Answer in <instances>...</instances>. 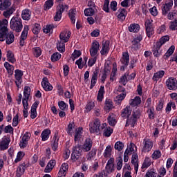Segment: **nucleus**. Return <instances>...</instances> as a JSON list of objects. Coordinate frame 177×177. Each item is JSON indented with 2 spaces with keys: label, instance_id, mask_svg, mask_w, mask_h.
<instances>
[{
  "label": "nucleus",
  "instance_id": "f257e3e1",
  "mask_svg": "<svg viewBox=\"0 0 177 177\" xmlns=\"http://www.w3.org/2000/svg\"><path fill=\"white\" fill-rule=\"evenodd\" d=\"M107 127L106 123L101 124L100 120L95 119L94 122L89 124V131L91 133H100L104 129V135L106 138L111 136L113 133V129L110 127Z\"/></svg>",
  "mask_w": 177,
  "mask_h": 177
},
{
  "label": "nucleus",
  "instance_id": "f03ea898",
  "mask_svg": "<svg viewBox=\"0 0 177 177\" xmlns=\"http://www.w3.org/2000/svg\"><path fill=\"white\" fill-rule=\"evenodd\" d=\"M8 24L9 22L7 19L0 21V41H5L8 45L13 44L15 41V35L13 32H9L8 30Z\"/></svg>",
  "mask_w": 177,
  "mask_h": 177
},
{
  "label": "nucleus",
  "instance_id": "7ed1b4c3",
  "mask_svg": "<svg viewBox=\"0 0 177 177\" xmlns=\"http://www.w3.org/2000/svg\"><path fill=\"white\" fill-rule=\"evenodd\" d=\"M10 28L16 32H20L23 30V23L21 19L19 17H12L10 22Z\"/></svg>",
  "mask_w": 177,
  "mask_h": 177
},
{
  "label": "nucleus",
  "instance_id": "20e7f679",
  "mask_svg": "<svg viewBox=\"0 0 177 177\" xmlns=\"http://www.w3.org/2000/svg\"><path fill=\"white\" fill-rule=\"evenodd\" d=\"M132 117V119H128L127 120L126 127H129V125H131L132 128L135 127L136 121L140 118V111L139 109H136L133 111Z\"/></svg>",
  "mask_w": 177,
  "mask_h": 177
},
{
  "label": "nucleus",
  "instance_id": "39448f33",
  "mask_svg": "<svg viewBox=\"0 0 177 177\" xmlns=\"http://www.w3.org/2000/svg\"><path fill=\"white\" fill-rule=\"evenodd\" d=\"M154 146L153 140L149 138H145L142 142V147L141 148L142 153H150Z\"/></svg>",
  "mask_w": 177,
  "mask_h": 177
},
{
  "label": "nucleus",
  "instance_id": "423d86ee",
  "mask_svg": "<svg viewBox=\"0 0 177 177\" xmlns=\"http://www.w3.org/2000/svg\"><path fill=\"white\" fill-rule=\"evenodd\" d=\"M30 95H31V88L30 86H26L24 88V98L22 99V104L25 109H27L28 106Z\"/></svg>",
  "mask_w": 177,
  "mask_h": 177
},
{
  "label": "nucleus",
  "instance_id": "0eeeda50",
  "mask_svg": "<svg viewBox=\"0 0 177 177\" xmlns=\"http://www.w3.org/2000/svg\"><path fill=\"white\" fill-rule=\"evenodd\" d=\"M100 48V44H99V41H94L92 42L91 47L89 50L91 57H97V53L99 52Z\"/></svg>",
  "mask_w": 177,
  "mask_h": 177
},
{
  "label": "nucleus",
  "instance_id": "6e6552de",
  "mask_svg": "<svg viewBox=\"0 0 177 177\" xmlns=\"http://www.w3.org/2000/svg\"><path fill=\"white\" fill-rule=\"evenodd\" d=\"M145 29L147 37L150 38L153 35V34H154V28H153V20L147 19L145 21Z\"/></svg>",
  "mask_w": 177,
  "mask_h": 177
},
{
  "label": "nucleus",
  "instance_id": "1a4fd4ad",
  "mask_svg": "<svg viewBox=\"0 0 177 177\" xmlns=\"http://www.w3.org/2000/svg\"><path fill=\"white\" fill-rule=\"evenodd\" d=\"M166 86L169 91H176L177 89V80L174 77H169L166 80Z\"/></svg>",
  "mask_w": 177,
  "mask_h": 177
},
{
  "label": "nucleus",
  "instance_id": "9d476101",
  "mask_svg": "<svg viewBox=\"0 0 177 177\" xmlns=\"http://www.w3.org/2000/svg\"><path fill=\"white\" fill-rule=\"evenodd\" d=\"M81 146L80 145H77V146L73 147V151L71 154V160L72 161H77L81 157Z\"/></svg>",
  "mask_w": 177,
  "mask_h": 177
},
{
  "label": "nucleus",
  "instance_id": "9b49d317",
  "mask_svg": "<svg viewBox=\"0 0 177 177\" xmlns=\"http://www.w3.org/2000/svg\"><path fill=\"white\" fill-rule=\"evenodd\" d=\"M114 171V158H110L105 167V174L109 175V174H113Z\"/></svg>",
  "mask_w": 177,
  "mask_h": 177
},
{
  "label": "nucleus",
  "instance_id": "f8f14e48",
  "mask_svg": "<svg viewBox=\"0 0 177 177\" xmlns=\"http://www.w3.org/2000/svg\"><path fill=\"white\" fill-rule=\"evenodd\" d=\"M31 138V133L26 132L25 134L22 136V138L19 142V146L21 149H24L27 147V145H28V141L30 140V138Z\"/></svg>",
  "mask_w": 177,
  "mask_h": 177
},
{
  "label": "nucleus",
  "instance_id": "ddd939ff",
  "mask_svg": "<svg viewBox=\"0 0 177 177\" xmlns=\"http://www.w3.org/2000/svg\"><path fill=\"white\" fill-rule=\"evenodd\" d=\"M15 84L17 88H21V82H23V71L17 69L15 71Z\"/></svg>",
  "mask_w": 177,
  "mask_h": 177
},
{
  "label": "nucleus",
  "instance_id": "4468645a",
  "mask_svg": "<svg viewBox=\"0 0 177 177\" xmlns=\"http://www.w3.org/2000/svg\"><path fill=\"white\" fill-rule=\"evenodd\" d=\"M142 39H143L142 35H138L136 37H135L133 40L131 41V49H133V50H138V49H140V41H142Z\"/></svg>",
  "mask_w": 177,
  "mask_h": 177
},
{
  "label": "nucleus",
  "instance_id": "2eb2a0df",
  "mask_svg": "<svg viewBox=\"0 0 177 177\" xmlns=\"http://www.w3.org/2000/svg\"><path fill=\"white\" fill-rule=\"evenodd\" d=\"M120 62L123 66L121 67V70H124L125 67L128 66V64H129V54L128 52H123L122 56L120 59Z\"/></svg>",
  "mask_w": 177,
  "mask_h": 177
},
{
  "label": "nucleus",
  "instance_id": "dca6fc26",
  "mask_svg": "<svg viewBox=\"0 0 177 177\" xmlns=\"http://www.w3.org/2000/svg\"><path fill=\"white\" fill-rule=\"evenodd\" d=\"M110 52V41H103L102 47L100 50V54L102 56H106Z\"/></svg>",
  "mask_w": 177,
  "mask_h": 177
},
{
  "label": "nucleus",
  "instance_id": "f3484780",
  "mask_svg": "<svg viewBox=\"0 0 177 177\" xmlns=\"http://www.w3.org/2000/svg\"><path fill=\"white\" fill-rule=\"evenodd\" d=\"M174 6V1L173 0H169L165 3V4L162 8V12L163 16H167V14L171 9H172V6Z\"/></svg>",
  "mask_w": 177,
  "mask_h": 177
},
{
  "label": "nucleus",
  "instance_id": "a211bd4d",
  "mask_svg": "<svg viewBox=\"0 0 177 177\" xmlns=\"http://www.w3.org/2000/svg\"><path fill=\"white\" fill-rule=\"evenodd\" d=\"M92 140L86 138L84 143L82 145V147H80V150L82 149L83 151L86 153L92 149Z\"/></svg>",
  "mask_w": 177,
  "mask_h": 177
},
{
  "label": "nucleus",
  "instance_id": "6ab92c4d",
  "mask_svg": "<svg viewBox=\"0 0 177 177\" xmlns=\"http://www.w3.org/2000/svg\"><path fill=\"white\" fill-rule=\"evenodd\" d=\"M9 143H10V138H3L0 141V150H7V149H9Z\"/></svg>",
  "mask_w": 177,
  "mask_h": 177
},
{
  "label": "nucleus",
  "instance_id": "aec40b11",
  "mask_svg": "<svg viewBox=\"0 0 177 177\" xmlns=\"http://www.w3.org/2000/svg\"><path fill=\"white\" fill-rule=\"evenodd\" d=\"M70 37H71V32L64 30L59 35V39L62 42H68Z\"/></svg>",
  "mask_w": 177,
  "mask_h": 177
},
{
  "label": "nucleus",
  "instance_id": "412c9836",
  "mask_svg": "<svg viewBox=\"0 0 177 177\" xmlns=\"http://www.w3.org/2000/svg\"><path fill=\"white\" fill-rule=\"evenodd\" d=\"M41 86L47 92H50L53 89V86L49 83V80L46 77H44L41 82Z\"/></svg>",
  "mask_w": 177,
  "mask_h": 177
},
{
  "label": "nucleus",
  "instance_id": "4be33fe9",
  "mask_svg": "<svg viewBox=\"0 0 177 177\" xmlns=\"http://www.w3.org/2000/svg\"><path fill=\"white\" fill-rule=\"evenodd\" d=\"M84 132L82 127H79L76 129L75 136H74V141L75 142H80L84 138L83 135Z\"/></svg>",
  "mask_w": 177,
  "mask_h": 177
},
{
  "label": "nucleus",
  "instance_id": "5701e85b",
  "mask_svg": "<svg viewBox=\"0 0 177 177\" xmlns=\"http://www.w3.org/2000/svg\"><path fill=\"white\" fill-rule=\"evenodd\" d=\"M140 103H142V99L139 96H136L129 101V104H130L131 107H139Z\"/></svg>",
  "mask_w": 177,
  "mask_h": 177
},
{
  "label": "nucleus",
  "instance_id": "b1692460",
  "mask_svg": "<svg viewBox=\"0 0 177 177\" xmlns=\"http://www.w3.org/2000/svg\"><path fill=\"white\" fill-rule=\"evenodd\" d=\"M127 15H128V13L127 12V10H125L124 8H120L116 12V16L118 19H119L122 21H124V20H125Z\"/></svg>",
  "mask_w": 177,
  "mask_h": 177
},
{
  "label": "nucleus",
  "instance_id": "393cba45",
  "mask_svg": "<svg viewBox=\"0 0 177 177\" xmlns=\"http://www.w3.org/2000/svg\"><path fill=\"white\" fill-rule=\"evenodd\" d=\"M39 104V102L36 101L32 105L31 110H30V118H32V120L37 118V107H38Z\"/></svg>",
  "mask_w": 177,
  "mask_h": 177
},
{
  "label": "nucleus",
  "instance_id": "a878e982",
  "mask_svg": "<svg viewBox=\"0 0 177 177\" xmlns=\"http://www.w3.org/2000/svg\"><path fill=\"white\" fill-rule=\"evenodd\" d=\"M97 71H94L91 75L90 89H93V88L96 85V83L97 82Z\"/></svg>",
  "mask_w": 177,
  "mask_h": 177
},
{
  "label": "nucleus",
  "instance_id": "bb28decb",
  "mask_svg": "<svg viewBox=\"0 0 177 177\" xmlns=\"http://www.w3.org/2000/svg\"><path fill=\"white\" fill-rule=\"evenodd\" d=\"M131 166L128 164H126L123 167V177H132V172H131Z\"/></svg>",
  "mask_w": 177,
  "mask_h": 177
},
{
  "label": "nucleus",
  "instance_id": "cd10ccee",
  "mask_svg": "<svg viewBox=\"0 0 177 177\" xmlns=\"http://www.w3.org/2000/svg\"><path fill=\"white\" fill-rule=\"evenodd\" d=\"M169 41V36L165 35L162 37L156 43V46H158V48H161L164 44L168 42Z\"/></svg>",
  "mask_w": 177,
  "mask_h": 177
},
{
  "label": "nucleus",
  "instance_id": "c85d7f7f",
  "mask_svg": "<svg viewBox=\"0 0 177 177\" xmlns=\"http://www.w3.org/2000/svg\"><path fill=\"white\" fill-rule=\"evenodd\" d=\"M165 75V72L164 71H159L153 74L152 80L153 81H156L157 82V81L161 80V78H162Z\"/></svg>",
  "mask_w": 177,
  "mask_h": 177
},
{
  "label": "nucleus",
  "instance_id": "c756f323",
  "mask_svg": "<svg viewBox=\"0 0 177 177\" xmlns=\"http://www.w3.org/2000/svg\"><path fill=\"white\" fill-rule=\"evenodd\" d=\"M131 164L134 166V171L138 174V169H139V163L138 162V154H133L131 157Z\"/></svg>",
  "mask_w": 177,
  "mask_h": 177
},
{
  "label": "nucleus",
  "instance_id": "7c9ffc66",
  "mask_svg": "<svg viewBox=\"0 0 177 177\" xmlns=\"http://www.w3.org/2000/svg\"><path fill=\"white\" fill-rule=\"evenodd\" d=\"M86 62H88V58L86 57H84V62H82V57H80L75 62V64L78 66V68L82 70L84 66H86Z\"/></svg>",
  "mask_w": 177,
  "mask_h": 177
},
{
  "label": "nucleus",
  "instance_id": "2f4dec72",
  "mask_svg": "<svg viewBox=\"0 0 177 177\" xmlns=\"http://www.w3.org/2000/svg\"><path fill=\"white\" fill-rule=\"evenodd\" d=\"M113 153V146L108 145L106 146L104 153L103 156L105 158H110L111 157V154Z\"/></svg>",
  "mask_w": 177,
  "mask_h": 177
},
{
  "label": "nucleus",
  "instance_id": "473e14b6",
  "mask_svg": "<svg viewBox=\"0 0 177 177\" xmlns=\"http://www.w3.org/2000/svg\"><path fill=\"white\" fill-rule=\"evenodd\" d=\"M25 171H26V165L25 164L20 165L17 169L16 176L21 177V176L24 174Z\"/></svg>",
  "mask_w": 177,
  "mask_h": 177
},
{
  "label": "nucleus",
  "instance_id": "72a5a7b5",
  "mask_svg": "<svg viewBox=\"0 0 177 177\" xmlns=\"http://www.w3.org/2000/svg\"><path fill=\"white\" fill-rule=\"evenodd\" d=\"M12 5L10 0H0V10H5L7 8H9Z\"/></svg>",
  "mask_w": 177,
  "mask_h": 177
},
{
  "label": "nucleus",
  "instance_id": "f704fd0d",
  "mask_svg": "<svg viewBox=\"0 0 177 177\" xmlns=\"http://www.w3.org/2000/svg\"><path fill=\"white\" fill-rule=\"evenodd\" d=\"M113 109V101L110 99H106L104 109L105 111H110Z\"/></svg>",
  "mask_w": 177,
  "mask_h": 177
},
{
  "label": "nucleus",
  "instance_id": "c9c22d12",
  "mask_svg": "<svg viewBox=\"0 0 177 177\" xmlns=\"http://www.w3.org/2000/svg\"><path fill=\"white\" fill-rule=\"evenodd\" d=\"M21 17L24 20H30L31 19V11L28 9H25L22 11Z\"/></svg>",
  "mask_w": 177,
  "mask_h": 177
},
{
  "label": "nucleus",
  "instance_id": "e433bc0d",
  "mask_svg": "<svg viewBox=\"0 0 177 177\" xmlns=\"http://www.w3.org/2000/svg\"><path fill=\"white\" fill-rule=\"evenodd\" d=\"M117 63H113V68H112V71L111 73V77H110V81H115V75H117Z\"/></svg>",
  "mask_w": 177,
  "mask_h": 177
},
{
  "label": "nucleus",
  "instance_id": "4c0bfd02",
  "mask_svg": "<svg viewBox=\"0 0 177 177\" xmlns=\"http://www.w3.org/2000/svg\"><path fill=\"white\" fill-rule=\"evenodd\" d=\"M55 165H56V160H50L47 166L46 167V169H45V172H50V171H52L55 167Z\"/></svg>",
  "mask_w": 177,
  "mask_h": 177
},
{
  "label": "nucleus",
  "instance_id": "58836bf2",
  "mask_svg": "<svg viewBox=\"0 0 177 177\" xmlns=\"http://www.w3.org/2000/svg\"><path fill=\"white\" fill-rule=\"evenodd\" d=\"M59 138H57V135L55 134V136L53 138V142L51 144L52 149L54 151H56L57 150V147H59Z\"/></svg>",
  "mask_w": 177,
  "mask_h": 177
},
{
  "label": "nucleus",
  "instance_id": "ea45409f",
  "mask_svg": "<svg viewBox=\"0 0 177 177\" xmlns=\"http://www.w3.org/2000/svg\"><path fill=\"white\" fill-rule=\"evenodd\" d=\"M68 10V5L66 3H61L57 7V12H59L63 15V12H67Z\"/></svg>",
  "mask_w": 177,
  "mask_h": 177
},
{
  "label": "nucleus",
  "instance_id": "a19ab883",
  "mask_svg": "<svg viewBox=\"0 0 177 177\" xmlns=\"http://www.w3.org/2000/svg\"><path fill=\"white\" fill-rule=\"evenodd\" d=\"M6 56H7V60L10 63L13 64L16 62V58H15V54H13V52H12L11 50L7 51Z\"/></svg>",
  "mask_w": 177,
  "mask_h": 177
},
{
  "label": "nucleus",
  "instance_id": "79ce46f5",
  "mask_svg": "<svg viewBox=\"0 0 177 177\" xmlns=\"http://www.w3.org/2000/svg\"><path fill=\"white\" fill-rule=\"evenodd\" d=\"M150 165H151V159L149 156H146L142 165V169H147Z\"/></svg>",
  "mask_w": 177,
  "mask_h": 177
},
{
  "label": "nucleus",
  "instance_id": "37998d69",
  "mask_svg": "<svg viewBox=\"0 0 177 177\" xmlns=\"http://www.w3.org/2000/svg\"><path fill=\"white\" fill-rule=\"evenodd\" d=\"M140 28V26L138 24H131L128 27V30L130 32H138Z\"/></svg>",
  "mask_w": 177,
  "mask_h": 177
},
{
  "label": "nucleus",
  "instance_id": "c03bdc74",
  "mask_svg": "<svg viewBox=\"0 0 177 177\" xmlns=\"http://www.w3.org/2000/svg\"><path fill=\"white\" fill-rule=\"evenodd\" d=\"M104 97V86H101L99 91H98V95L97 97V100L98 102H102L103 100V97Z\"/></svg>",
  "mask_w": 177,
  "mask_h": 177
},
{
  "label": "nucleus",
  "instance_id": "a18cd8bd",
  "mask_svg": "<svg viewBox=\"0 0 177 177\" xmlns=\"http://www.w3.org/2000/svg\"><path fill=\"white\" fill-rule=\"evenodd\" d=\"M49 135H50V130L45 129L43 131L41 134V140H43V142L48 140V139H49Z\"/></svg>",
  "mask_w": 177,
  "mask_h": 177
},
{
  "label": "nucleus",
  "instance_id": "49530a36",
  "mask_svg": "<svg viewBox=\"0 0 177 177\" xmlns=\"http://www.w3.org/2000/svg\"><path fill=\"white\" fill-rule=\"evenodd\" d=\"M108 122L111 127H114V125L117 124V120H115V115H114V114H109L108 117Z\"/></svg>",
  "mask_w": 177,
  "mask_h": 177
},
{
  "label": "nucleus",
  "instance_id": "de8ad7c7",
  "mask_svg": "<svg viewBox=\"0 0 177 177\" xmlns=\"http://www.w3.org/2000/svg\"><path fill=\"white\" fill-rule=\"evenodd\" d=\"M145 177H157V170L154 168L148 169Z\"/></svg>",
  "mask_w": 177,
  "mask_h": 177
},
{
  "label": "nucleus",
  "instance_id": "09e8293b",
  "mask_svg": "<svg viewBox=\"0 0 177 177\" xmlns=\"http://www.w3.org/2000/svg\"><path fill=\"white\" fill-rule=\"evenodd\" d=\"M131 114H132V109H131V106H127L122 111V117H129Z\"/></svg>",
  "mask_w": 177,
  "mask_h": 177
},
{
  "label": "nucleus",
  "instance_id": "8fccbe9b",
  "mask_svg": "<svg viewBox=\"0 0 177 177\" xmlns=\"http://www.w3.org/2000/svg\"><path fill=\"white\" fill-rule=\"evenodd\" d=\"M171 109H173V110L176 109V105L175 104V102H170L167 104L165 109L166 113H167V114H169V113H171Z\"/></svg>",
  "mask_w": 177,
  "mask_h": 177
},
{
  "label": "nucleus",
  "instance_id": "3c124183",
  "mask_svg": "<svg viewBox=\"0 0 177 177\" xmlns=\"http://www.w3.org/2000/svg\"><path fill=\"white\" fill-rule=\"evenodd\" d=\"M161 156H162L161 151L156 149L152 153L151 158L152 160H158V158H161Z\"/></svg>",
  "mask_w": 177,
  "mask_h": 177
},
{
  "label": "nucleus",
  "instance_id": "603ef678",
  "mask_svg": "<svg viewBox=\"0 0 177 177\" xmlns=\"http://www.w3.org/2000/svg\"><path fill=\"white\" fill-rule=\"evenodd\" d=\"M93 109H95V102L89 101L88 102H87V104L85 107L86 113H89L91 110H93Z\"/></svg>",
  "mask_w": 177,
  "mask_h": 177
},
{
  "label": "nucleus",
  "instance_id": "864d4df0",
  "mask_svg": "<svg viewBox=\"0 0 177 177\" xmlns=\"http://www.w3.org/2000/svg\"><path fill=\"white\" fill-rule=\"evenodd\" d=\"M175 52V46H171L169 48L167 53L164 55V58L165 59H168L171 55Z\"/></svg>",
  "mask_w": 177,
  "mask_h": 177
},
{
  "label": "nucleus",
  "instance_id": "5fc2aeb1",
  "mask_svg": "<svg viewBox=\"0 0 177 177\" xmlns=\"http://www.w3.org/2000/svg\"><path fill=\"white\" fill-rule=\"evenodd\" d=\"M97 151V150H96V149H92V150L87 153L86 159L88 161H91L93 158V157H95L96 156Z\"/></svg>",
  "mask_w": 177,
  "mask_h": 177
},
{
  "label": "nucleus",
  "instance_id": "6e6d98bb",
  "mask_svg": "<svg viewBox=\"0 0 177 177\" xmlns=\"http://www.w3.org/2000/svg\"><path fill=\"white\" fill-rule=\"evenodd\" d=\"M147 109V113L149 118H150V120H154V117L156 116V113H154V107H149Z\"/></svg>",
  "mask_w": 177,
  "mask_h": 177
},
{
  "label": "nucleus",
  "instance_id": "4d7b16f0",
  "mask_svg": "<svg viewBox=\"0 0 177 177\" xmlns=\"http://www.w3.org/2000/svg\"><path fill=\"white\" fill-rule=\"evenodd\" d=\"M66 42L64 41H60L57 44V49L59 50V52L63 53L64 50H66Z\"/></svg>",
  "mask_w": 177,
  "mask_h": 177
},
{
  "label": "nucleus",
  "instance_id": "13d9d810",
  "mask_svg": "<svg viewBox=\"0 0 177 177\" xmlns=\"http://www.w3.org/2000/svg\"><path fill=\"white\" fill-rule=\"evenodd\" d=\"M4 67L6 68L8 74H13V70H15V68L13 67L12 65H10L8 62H5L4 63Z\"/></svg>",
  "mask_w": 177,
  "mask_h": 177
},
{
  "label": "nucleus",
  "instance_id": "bf43d9fd",
  "mask_svg": "<svg viewBox=\"0 0 177 177\" xmlns=\"http://www.w3.org/2000/svg\"><path fill=\"white\" fill-rule=\"evenodd\" d=\"M114 149H115V150H117L118 151H121L122 150V149H124V143H122V142H121V141H117L115 143Z\"/></svg>",
  "mask_w": 177,
  "mask_h": 177
},
{
  "label": "nucleus",
  "instance_id": "052dcab7",
  "mask_svg": "<svg viewBox=\"0 0 177 177\" xmlns=\"http://www.w3.org/2000/svg\"><path fill=\"white\" fill-rule=\"evenodd\" d=\"M26 156V153H24V151H19L17 155V158H15L14 162L15 164H17V162H20L21 160H23V158Z\"/></svg>",
  "mask_w": 177,
  "mask_h": 177
},
{
  "label": "nucleus",
  "instance_id": "680f3d73",
  "mask_svg": "<svg viewBox=\"0 0 177 177\" xmlns=\"http://www.w3.org/2000/svg\"><path fill=\"white\" fill-rule=\"evenodd\" d=\"M27 35H28V26L26 25L21 35V39H27Z\"/></svg>",
  "mask_w": 177,
  "mask_h": 177
},
{
  "label": "nucleus",
  "instance_id": "e2e57ef3",
  "mask_svg": "<svg viewBox=\"0 0 177 177\" xmlns=\"http://www.w3.org/2000/svg\"><path fill=\"white\" fill-rule=\"evenodd\" d=\"M75 10H71L69 11V17L73 24H75Z\"/></svg>",
  "mask_w": 177,
  "mask_h": 177
},
{
  "label": "nucleus",
  "instance_id": "0e129e2a",
  "mask_svg": "<svg viewBox=\"0 0 177 177\" xmlns=\"http://www.w3.org/2000/svg\"><path fill=\"white\" fill-rule=\"evenodd\" d=\"M32 31L33 34H35V35H37V34H39V31H41V25H39V24H35L33 26Z\"/></svg>",
  "mask_w": 177,
  "mask_h": 177
},
{
  "label": "nucleus",
  "instance_id": "69168bd1",
  "mask_svg": "<svg viewBox=\"0 0 177 177\" xmlns=\"http://www.w3.org/2000/svg\"><path fill=\"white\" fill-rule=\"evenodd\" d=\"M58 106L60 109V110H62L63 111L67 110L68 109V105L64 102V101H59L58 102Z\"/></svg>",
  "mask_w": 177,
  "mask_h": 177
},
{
  "label": "nucleus",
  "instance_id": "338daca9",
  "mask_svg": "<svg viewBox=\"0 0 177 177\" xmlns=\"http://www.w3.org/2000/svg\"><path fill=\"white\" fill-rule=\"evenodd\" d=\"M53 6V0H47L44 4V10H49Z\"/></svg>",
  "mask_w": 177,
  "mask_h": 177
},
{
  "label": "nucleus",
  "instance_id": "774afa93",
  "mask_svg": "<svg viewBox=\"0 0 177 177\" xmlns=\"http://www.w3.org/2000/svg\"><path fill=\"white\" fill-rule=\"evenodd\" d=\"M85 16H93L95 15V9L92 8H86L84 10Z\"/></svg>",
  "mask_w": 177,
  "mask_h": 177
}]
</instances>
